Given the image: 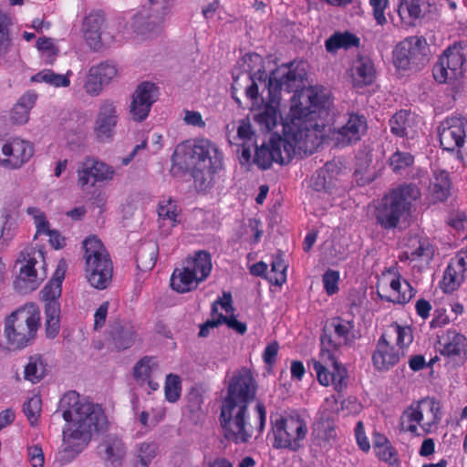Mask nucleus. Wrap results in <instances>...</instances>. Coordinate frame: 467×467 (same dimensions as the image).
<instances>
[{
    "label": "nucleus",
    "mask_w": 467,
    "mask_h": 467,
    "mask_svg": "<svg viewBox=\"0 0 467 467\" xmlns=\"http://www.w3.org/2000/svg\"><path fill=\"white\" fill-rule=\"evenodd\" d=\"M306 105L292 106L290 121L283 123L284 137L272 138L269 143L254 147V162L262 170L273 162L288 163L298 153L312 154L325 140L324 118L330 106V93L323 87H310L304 90Z\"/></svg>",
    "instance_id": "obj_1"
},
{
    "label": "nucleus",
    "mask_w": 467,
    "mask_h": 467,
    "mask_svg": "<svg viewBox=\"0 0 467 467\" xmlns=\"http://www.w3.org/2000/svg\"><path fill=\"white\" fill-rule=\"evenodd\" d=\"M59 411L66 421L63 429L64 453L76 457L90 441L93 432L103 431L109 421L101 405L80 398L74 390L61 398Z\"/></svg>",
    "instance_id": "obj_2"
},
{
    "label": "nucleus",
    "mask_w": 467,
    "mask_h": 467,
    "mask_svg": "<svg viewBox=\"0 0 467 467\" xmlns=\"http://www.w3.org/2000/svg\"><path fill=\"white\" fill-rule=\"evenodd\" d=\"M357 337L352 319L341 317H332L321 336V348L318 358H312L308 363L317 375L320 385L339 392L348 385V370L338 362L337 353L342 347L351 346Z\"/></svg>",
    "instance_id": "obj_3"
},
{
    "label": "nucleus",
    "mask_w": 467,
    "mask_h": 467,
    "mask_svg": "<svg viewBox=\"0 0 467 467\" xmlns=\"http://www.w3.org/2000/svg\"><path fill=\"white\" fill-rule=\"evenodd\" d=\"M171 160L191 170L194 183L200 190L212 186L214 175L223 169V151L206 138L188 140L178 144Z\"/></svg>",
    "instance_id": "obj_4"
},
{
    "label": "nucleus",
    "mask_w": 467,
    "mask_h": 467,
    "mask_svg": "<svg viewBox=\"0 0 467 467\" xmlns=\"http://www.w3.org/2000/svg\"><path fill=\"white\" fill-rule=\"evenodd\" d=\"M303 83V77L285 65L271 73L268 81L269 102L265 103L254 115V120L266 131L272 130L281 122L279 100L281 90L296 92Z\"/></svg>",
    "instance_id": "obj_5"
},
{
    "label": "nucleus",
    "mask_w": 467,
    "mask_h": 467,
    "mask_svg": "<svg viewBox=\"0 0 467 467\" xmlns=\"http://www.w3.org/2000/svg\"><path fill=\"white\" fill-rule=\"evenodd\" d=\"M310 417L306 411L290 410L271 416L272 446L296 452L304 447Z\"/></svg>",
    "instance_id": "obj_6"
},
{
    "label": "nucleus",
    "mask_w": 467,
    "mask_h": 467,
    "mask_svg": "<svg viewBox=\"0 0 467 467\" xmlns=\"http://www.w3.org/2000/svg\"><path fill=\"white\" fill-rule=\"evenodd\" d=\"M413 341L410 327L391 324L377 342L372 355V363L378 371L389 370L405 355V348Z\"/></svg>",
    "instance_id": "obj_7"
},
{
    "label": "nucleus",
    "mask_w": 467,
    "mask_h": 467,
    "mask_svg": "<svg viewBox=\"0 0 467 467\" xmlns=\"http://www.w3.org/2000/svg\"><path fill=\"white\" fill-rule=\"evenodd\" d=\"M40 326V313L34 306H25L5 320L4 337L10 350L25 348L33 343Z\"/></svg>",
    "instance_id": "obj_8"
},
{
    "label": "nucleus",
    "mask_w": 467,
    "mask_h": 467,
    "mask_svg": "<svg viewBox=\"0 0 467 467\" xmlns=\"http://www.w3.org/2000/svg\"><path fill=\"white\" fill-rule=\"evenodd\" d=\"M83 248L87 281L94 288L105 289L111 282L113 274V264L108 250L95 235L83 241Z\"/></svg>",
    "instance_id": "obj_9"
},
{
    "label": "nucleus",
    "mask_w": 467,
    "mask_h": 467,
    "mask_svg": "<svg viewBox=\"0 0 467 467\" xmlns=\"http://www.w3.org/2000/svg\"><path fill=\"white\" fill-rule=\"evenodd\" d=\"M420 197V189L414 184H405L386 195L375 211L377 222L384 229L394 228L409 211L411 202Z\"/></svg>",
    "instance_id": "obj_10"
},
{
    "label": "nucleus",
    "mask_w": 467,
    "mask_h": 467,
    "mask_svg": "<svg viewBox=\"0 0 467 467\" xmlns=\"http://www.w3.org/2000/svg\"><path fill=\"white\" fill-rule=\"evenodd\" d=\"M16 265L19 272L15 286L21 293L36 290L47 277L44 251L40 248L26 247L18 254Z\"/></svg>",
    "instance_id": "obj_11"
},
{
    "label": "nucleus",
    "mask_w": 467,
    "mask_h": 467,
    "mask_svg": "<svg viewBox=\"0 0 467 467\" xmlns=\"http://www.w3.org/2000/svg\"><path fill=\"white\" fill-rule=\"evenodd\" d=\"M439 403L431 398L422 399L410 404L400 418V431L419 436L418 426L424 433L433 431L441 421Z\"/></svg>",
    "instance_id": "obj_12"
},
{
    "label": "nucleus",
    "mask_w": 467,
    "mask_h": 467,
    "mask_svg": "<svg viewBox=\"0 0 467 467\" xmlns=\"http://www.w3.org/2000/svg\"><path fill=\"white\" fill-rule=\"evenodd\" d=\"M247 408L246 405L223 400L220 420L227 440L235 443H244L251 438Z\"/></svg>",
    "instance_id": "obj_13"
},
{
    "label": "nucleus",
    "mask_w": 467,
    "mask_h": 467,
    "mask_svg": "<svg viewBox=\"0 0 467 467\" xmlns=\"http://www.w3.org/2000/svg\"><path fill=\"white\" fill-rule=\"evenodd\" d=\"M464 49L461 44L446 48L433 67V77L440 83L454 82L464 75Z\"/></svg>",
    "instance_id": "obj_14"
},
{
    "label": "nucleus",
    "mask_w": 467,
    "mask_h": 467,
    "mask_svg": "<svg viewBox=\"0 0 467 467\" xmlns=\"http://www.w3.org/2000/svg\"><path fill=\"white\" fill-rule=\"evenodd\" d=\"M427 42L422 36H410L401 41L393 54L394 64L399 69L406 70L419 67L427 60Z\"/></svg>",
    "instance_id": "obj_15"
},
{
    "label": "nucleus",
    "mask_w": 467,
    "mask_h": 467,
    "mask_svg": "<svg viewBox=\"0 0 467 467\" xmlns=\"http://www.w3.org/2000/svg\"><path fill=\"white\" fill-rule=\"evenodd\" d=\"M345 173L340 165L329 161L317 170L310 179V187L313 191L328 195H341L346 187L343 183Z\"/></svg>",
    "instance_id": "obj_16"
},
{
    "label": "nucleus",
    "mask_w": 467,
    "mask_h": 467,
    "mask_svg": "<svg viewBox=\"0 0 467 467\" xmlns=\"http://www.w3.org/2000/svg\"><path fill=\"white\" fill-rule=\"evenodd\" d=\"M467 121L462 116L446 118L438 127V136L441 148L447 151H456L457 158L462 159L461 148L464 146Z\"/></svg>",
    "instance_id": "obj_17"
},
{
    "label": "nucleus",
    "mask_w": 467,
    "mask_h": 467,
    "mask_svg": "<svg viewBox=\"0 0 467 467\" xmlns=\"http://www.w3.org/2000/svg\"><path fill=\"white\" fill-rule=\"evenodd\" d=\"M77 176L78 185L85 189L87 186L94 187L98 182L113 180L115 170L99 159L88 156L78 162Z\"/></svg>",
    "instance_id": "obj_18"
},
{
    "label": "nucleus",
    "mask_w": 467,
    "mask_h": 467,
    "mask_svg": "<svg viewBox=\"0 0 467 467\" xmlns=\"http://www.w3.org/2000/svg\"><path fill=\"white\" fill-rule=\"evenodd\" d=\"M255 393L256 386L253 375L250 370L244 368L231 379L224 400L248 406L255 398Z\"/></svg>",
    "instance_id": "obj_19"
},
{
    "label": "nucleus",
    "mask_w": 467,
    "mask_h": 467,
    "mask_svg": "<svg viewBox=\"0 0 467 467\" xmlns=\"http://www.w3.org/2000/svg\"><path fill=\"white\" fill-rule=\"evenodd\" d=\"M119 118V110L116 102L106 99L100 103L94 126V131L99 140L112 139Z\"/></svg>",
    "instance_id": "obj_20"
},
{
    "label": "nucleus",
    "mask_w": 467,
    "mask_h": 467,
    "mask_svg": "<svg viewBox=\"0 0 467 467\" xmlns=\"http://www.w3.org/2000/svg\"><path fill=\"white\" fill-rule=\"evenodd\" d=\"M158 88L150 82H143L138 86L130 106L131 119L135 121L144 120L150 110L152 104L157 100Z\"/></svg>",
    "instance_id": "obj_21"
},
{
    "label": "nucleus",
    "mask_w": 467,
    "mask_h": 467,
    "mask_svg": "<svg viewBox=\"0 0 467 467\" xmlns=\"http://www.w3.org/2000/svg\"><path fill=\"white\" fill-rule=\"evenodd\" d=\"M34 154L33 145L26 140L14 138L4 141V166L9 169H19L27 162Z\"/></svg>",
    "instance_id": "obj_22"
},
{
    "label": "nucleus",
    "mask_w": 467,
    "mask_h": 467,
    "mask_svg": "<svg viewBox=\"0 0 467 467\" xmlns=\"http://www.w3.org/2000/svg\"><path fill=\"white\" fill-rule=\"evenodd\" d=\"M368 129L367 119L358 114H349L347 122L332 132V140L337 146H346L358 141Z\"/></svg>",
    "instance_id": "obj_23"
},
{
    "label": "nucleus",
    "mask_w": 467,
    "mask_h": 467,
    "mask_svg": "<svg viewBox=\"0 0 467 467\" xmlns=\"http://www.w3.org/2000/svg\"><path fill=\"white\" fill-rule=\"evenodd\" d=\"M438 351L453 361L463 360L467 352L466 337L455 329H450L439 336Z\"/></svg>",
    "instance_id": "obj_24"
},
{
    "label": "nucleus",
    "mask_w": 467,
    "mask_h": 467,
    "mask_svg": "<svg viewBox=\"0 0 467 467\" xmlns=\"http://www.w3.org/2000/svg\"><path fill=\"white\" fill-rule=\"evenodd\" d=\"M434 255V248L430 240L419 235L410 236L404 246V250L399 255L401 262H420L429 264Z\"/></svg>",
    "instance_id": "obj_25"
},
{
    "label": "nucleus",
    "mask_w": 467,
    "mask_h": 467,
    "mask_svg": "<svg viewBox=\"0 0 467 467\" xmlns=\"http://www.w3.org/2000/svg\"><path fill=\"white\" fill-rule=\"evenodd\" d=\"M228 141L231 144L242 148L241 158L245 163H248L252 157V149L256 146L255 133L248 119L239 121L235 135H227Z\"/></svg>",
    "instance_id": "obj_26"
},
{
    "label": "nucleus",
    "mask_w": 467,
    "mask_h": 467,
    "mask_svg": "<svg viewBox=\"0 0 467 467\" xmlns=\"http://www.w3.org/2000/svg\"><path fill=\"white\" fill-rule=\"evenodd\" d=\"M157 213L160 228L166 234L182 222V208L178 202L171 197L159 202Z\"/></svg>",
    "instance_id": "obj_27"
},
{
    "label": "nucleus",
    "mask_w": 467,
    "mask_h": 467,
    "mask_svg": "<svg viewBox=\"0 0 467 467\" xmlns=\"http://www.w3.org/2000/svg\"><path fill=\"white\" fill-rule=\"evenodd\" d=\"M389 126L396 136L413 139L418 134L420 119L407 110H400L389 119Z\"/></svg>",
    "instance_id": "obj_28"
},
{
    "label": "nucleus",
    "mask_w": 467,
    "mask_h": 467,
    "mask_svg": "<svg viewBox=\"0 0 467 467\" xmlns=\"http://www.w3.org/2000/svg\"><path fill=\"white\" fill-rule=\"evenodd\" d=\"M104 16L99 12L90 13L83 21L82 32L87 44L93 49H99L101 46V26Z\"/></svg>",
    "instance_id": "obj_29"
},
{
    "label": "nucleus",
    "mask_w": 467,
    "mask_h": 467,
    "mask_svg": "<svg viewBox=\"0 0 467 467\" xmlns=\"http://www.w3.org/2000/svg\"><path fill=\"white\" fill-rule=\"evenodd\" d=\"M37 99V94L28 90L23 94L10 110V120L16 125H24L29 119L31 109Z\"/></svg>",
    "instance_id": "obj_30"
},
{
    "label": "nucleus",
    "mask_w": 467,
    "mask_h": 467,
    "mask_svg": "<svg viewBox=\"0 0 467 467\" xmlns=\"http://www.w3.org/2000/svg\"><path fill=\"white\" fill-rule=\"evenodd\" d=\"M161 22V18L150 15L147 9H143L133 16L131 26L138 35L150 37L159 31Z\"/></svg>",
    "instance_id": "obj_31"
},
{
    "label": "nucleus",
    "mask_w": 467,
    "mask_h": 467,
    "mask_svg": "<svg viewBox=\"0 0 467 467\" xmlns=\"http://www.w3.org/2000/svg\"><path fill=\"white\" fill-rule=\"evenodd\" d=\"M184 265L200 283L210 275L213 268L211 255L205 251H198L193 256L187 257Z\"/></svg>",
    "instance_id": "obj_32"
},
{
    "label": "nucleus",
    "mask_w": 467,
    "mask_h": 467,
    "mask_svg": "<svg viewBox=\"0 0 467 467\" xmlns=\"http://www.w3.org/2000/svg\"><path fill=\"white\" fill-rule=\"evenodd\" d=\"M67 271V263L65 260H60L57 264L52 279L44 286L41 291V296L45 303L57 301L61 296V285L65 278Z\"/></svg>",
    "instance_id": "obj_33"
},
{
    "label": "nucleus",
    "mask_w": 467,
    "mask_h": 467,
    "mask_svg": "<svg viewBox=\"0 0 467 467\" xmlns=\"http://www.w3.org/2000/svg\"><path fill=\"white\" fill-rule=\"evenodd\" d=\"M415 296V291L409 282L400 279V276H393L389 281V294L385 296L387 301L397 304H405Z\"/></svg>",
    "instance_id": "obj_34"
},
{
    "label": "nucleus",
    "mask_w": 467,
    "mask_h": 467,
    "mask_svg": "<svg viewBox=\"0 0 467 467\" xmlns=\"http://www.w3.org/2000/svg\"><path fill=\"white\" fill-rule=\"evenodd\" d=\"M353 84L357 87L369 85L375 78V68L368 58L360 57L357 59L351 69Z\"/></svg>",
    "instance_id": "obj_35"
},
{
    "label": "nucleus",
    "mask_w": 467,
    "mask_h": 467,
    "mask_svg": "<svg viewBox=\"0 0 467 467\" xmlns=\"http://www.w3.org/2000/svg\"><path fill=\"white\" fill-rule=\"evenodd\" d=\"M200 282L183 265L182 268H176L171 277V286L178 293H187L195 289Z\"/></svg>",
    "instance_id": "obj_36"
},
{
    "label": "nucleus",
    "mask_w": 467,
    "mask_h": 467,
    "mask_svg": "<svg viewBox=\"0 0 467 467\" xmlns=\"http://www.w3.org/2000/svg\"><path fill=\"white\" fill-rule=\"evenodd\" d=\"M451 182L445 170L435 169L430 185V193L435 202H443L450 194Z\"/></svg>",
    "instance_id": "obj_37"
},
{
    "label": "nucleus",
    "mask_w": 467,
    "mask_h": 467,
    "mask_svg": "<svg viewBox=\"0 0 467 467\" xmlns=\"http://www.w3.org/2000/svg\"><path fill=\"white\" fill-rule=\"evenodd\" d=\"M359 38L350 32H337L333 34L325 42L326 49L329 53H336L338 49H348L358 47Z\"/></svg>",
    "instance_id": "obj_38"
},
{
    "label": "nucleus",
    "mask_w": 467,
    "mask_h": 467,
    "mask_svg": "<svg viewBox=\"0 0 467 467\" xmlns=\"http://www.w3.org/2000/svg\"><path fill=\"white\" fill-rule=\"evenodd\" d=\"M71 75V70H67L66 74H57L51 69H43L32 76L31 81L36 83H46L54 88H67L70 85L69 77Z\"/></svg>",
    "instance_id": "obj_39"
},
{
    "label": "nucleus",
    "mask_w": 467,
    "mask_h": 467,
    "mask_svg": "<svg viewBox=\"0 0 467 467\" xmlns=\"http://www.w3.org/2000/svg\"><path fill=\"white\" fill-rule=\"evenodd\" d=\"M47 374V364L39 355L31 356L25 367V379L32 382H39Z\"/></svg>",
    "instance_id": "obj_40"
},
{
    "label": "nucleus",
    "mask_w": 467,
    "mask_h": 467,
    "mask_svg": "<svg viewBox=\"0 0 467 467\" xmlns=\"http://www.w3.org/2000/svg\"><path fill=\"white\" fill-rule=\"evenodd\" d=\"M158 246L154 243L142 244L137 254V265L141 271L151 270L157 260Z\"/></svg>",
    "instance_id": "obj_41"
},
{
    "label": "nucleus",
    "mask_w": 467,
    "mask_h": 467,
    "mask_svg": "<svg viewBox=\"0 0 467 467\" xmlns=\"http://www.w3.org/2000/svg\"><path fill=\"white\" fill-rule=\"evenodd\" d=\"M105 452V458L111 463L121 461L126 454V448L119 438L115 436H108L100 445Z\"/></svg>",
    "instance_id": "obj_42"
},
{
    "label": "nucleus",
    "mask_w": 467,
    "mask_h": 467,
    "mask_svg": "<svg viewBox=\"0 0 467 467\" xmlns=\"http://www.w3.org/2000/svg\"><path fill=\"white\" fill-rule=\"evenodd\" d=\"M158 446L155 442H142L135 450L134 467H149L157 456Z\"/></svg>",
    "instance_id": "obj_43"
},
{
    "label": "nucleus",
    "mask_w": 467,
    "mask_h": 467,
    "mask_svg": "<svg viewBox=\"0 0 467 467\" xmlns=\"http://www.w3.org/2000/svg\"><path fill=\"white\" fill-rule=\"evenodd\" d=\"M465 276L466 275L460 270H456L454 265L449 264L443 275L441 282L442 289L446 293H451L456 290L464 280Z\"/></svg>",
    "instance_id": "obj_44"
},
{
    "label": "nucleus",
    "mask_w": 467,
    "mask_h": 467,
    "mask_svg": "<svg viewBox=\"0 0 467 467\" xmlns=\"http://www.w3.org/2000/svg\"><path fill=\"white\" fill-rule=\"evenodd\" d=\"M111 335L116 347L119 349L129 348L135 341V330L130 325L115 328L112 330Z\"/></svg>",
    "instance_id": "obj_45"
},
{
    "label": "nucleus",
    "mask_w": 467,
    "mask_h": 467,
    "mask_svg": "<svg viewBox=\"0 0 467 467\" xmlns=\"http://www.w3.org/2000/svg\"><path fill=\"white\" fill-rule=\"evenodd\" d=\"M287 265L281 255H275L271 262V271L267 275L270 283L282 285L286 281Z\"/></svg>",
    "instance_id": "obj_46"
},
{
    "label": "nucleus",
    "mask_w": 467,
    "mask_h": 467,
    "mask_svg": "<svg viewBox=\"0 0 467 467\" xmlns=\"http://www.w3.org/2000/svg\"><path fill=\"white\" fill-rule=\"evenodd\" d=\"M399 16L401 19H418L420 17L422 0H399Z\"/></svg>",
    "instance_id": "obj_47"
},
{
    "label": "nucleus",
    "mask_w": 467,
    "mask_h": 467,
    "mask_svg": "<svg viewBox=\"0 0 467 467\" xmlns=\"http://www.w3.org/2000/svg\"><path fill=\"white\" fill-rule=\"evenodd\" d=\"M36 47L41 52L46 64L51 65L54 63L58 54V48L52 38L39 37L36 41Z\"/></svg>",
    "instance_id": "obj_48"
},
{
    "label": "nucleus",
    "mask_w": 467,
    "mask_h": 467,
    "mask_svg": "<svg viewBox=\"0 0 467 467\" xmlns=\"http://www.w3.org/2000/svg\"><path fill=\"white\" fill-rule=\"evenodd\" d=\"M271 77V74L268 76L265 70H261L258 68L257 71L250 76L252 83L245 89L246 97L251 99H257L259 84L263 85L265 88L268 89V81Z\"/></svg>",
    "instance_id": "obj_49"
},
{
    "label": "nucleus",
    "mask_w": 467,
    "mask_h": 467,
    "mask_svg": "<svg viewBox=\"0 0 467 467\" xmlns=\"http://www.w3.org/2000/svg\"><path fill=\"white\" fill-rule=\"evenodd\" d=\"M11 20L9 16L0 12V56H5L8 53L11 47V38L9 33V26Z\"/></svg>",
    "instance_id": "obj_50"
},
{
    "label": "nucleus",
    "mask_w": 467,
    "mask_h": 467,
    "mask_svg": "<svg viewBox=\"0 0 467 467\" xmlns=\"http://www.w3.org/2000/svg\"><path fill=\"white\" fill-rule=\"evenodd\" d=\"M156 367L157 364L152 358L145 357L135 365L133 369L134 377L142 381L147 380Z\"/></svg>",
    "instance_id": "obj_51"
},
{
    "label": "nucleus",
    "mask_w": 467,
    "mask_h": 467,
    "mask_svg": "<svg viewBox=\"0 0 467 467\" xmlns=\"http://www.w3.org/2000/svg\"><path fill=\"white\" fill-rule=\"evenodd\" d=\"M181 379L179 376L169 374L166 378L164 392L165 398L169 402H175L181 396Z\"/></svg>",
    "instance_id": "obj_52"
},
{
    "label": "nucleus",
    "mask_w": 467,
    "mask_h": 467,
    "mask_svg": "<svg viewBox=\"0 0 467 467\" xmlns=\"http://www.w3.org/2000/svg\"><path fill=\"white\" fill-rule=\"evenodd\" d=\"M36 225V234H42L49 232V223L47 219L46 213L37 207L30 206L26 211Z\"/></svg>",
    "instance_id": "obj_53"
},
{
    "label": "nucleus",
    "mask_w": 467,
    "mask_h": 467,
    "mask_svg": "<svg viewBox=\"0 0 467 467\" xmlns=\"http://www.w3.org/2000/svg\"><path fill=\"white\" fill-rule=\"evenodd\" d=\"M90 69L105 85H108L118 74L116 66L108 62L93 66Z\"/></svg>",
    "instance_id": "obj_54"
},
{
    "label": "nucleus",
    "mask_w": 467,
    "mask_h": 467,
    "mask_svg": "<svg viewBox=\"0 0 467 467\" xmlns=\"http://www.w3.org/2000/svg\"><path fill=\"white\" fill-rule=\"evenodd\" d=\"M23 410L30 424L34 426L38 420L41 412V399L39 396L34 395L29 398L24 404Z\"/></svg>",
    "instance_id": "obj_55"
},
{
    "label": "nucleus",
    "mask_w": 467,
    "mask_h": 467,
    "mask_svg": "<svg viewBox=\"0 0 467 467\" xmlns=\"http://www.w3.org/2000/svg\"><path fill=\"white\" fill-rule=\"evenodd\" d=\"M383 443H376V454L377 456L389 464H393L398 462L397 451L390 445L389 441L386 438H381Z\"/></svg>",
    "instance_id": "obj_56"
},
{
    "label": "nucleus",
    "mask_w": 467,
    "mask_h": 467,
    "mask_svg": "<svg viewBox=\"0 0 467 467\" xmlns=\"http://www.w3.org/2000/svg\"><path fill=\"white\" fill-rule=\"evenodd\" d=\"M104 85L105 84H103L89 68L83 82V89L85 92L91 97H97L101 93Z\"/></svg>",
    "instance_id": "obj_57"
},
{
    "label": "nucleus",
    "mask_w": 467,
    "mask_h": 467,
    "mask_svg": "<svg viewBox=\"0 0 467 467\" xmlns=\"http://www.w3.org/2000/svg\"><path fill=\"white\" fill-rule=\"evenodd\" d=\"M413 163V156L409 152L397 150L389 158V165L394 171H400Z\"/></svg>",
    "instance_id": "obj_58"
},
{
    "label": "nucleus",
    "mask_w": 467,
    "mask_h": 467,
    "mask_svg": "<svg viewBox=\"0 0 467 467\" xmlns=\"http://www.w3.org/2000/svg\"><path fill=\"white\" fill-rule=\"evenodd\" d=\"M339 273L335 270H327L323 275V284L327 295L332 296L338 291Z\"/></svg>",
    "instance_id": "obj_59"
},
{
    "label": "nucleus",
    "mask_w": 467,
    "mask_h": 467,
    "mask_svg": "<svg viewBox=\"0 0 467 467\" xmlns=\"http://www.w3.org/2000/svg\"><path fill=\"white\" fill-rule=\"evenodd\" d=\"M16 233V223L10 220V216H6L1 229L0 244L7 245V244L15 237Z\"/></svg>",
    "instance_id": "obj_60"
},
{
    "label": "nucleus",
    "mask_w": 467,
    "mask_h": 467,
    "mask_svg": "<svg viewBox=\"0 0 467 467\" xmlns=\"http://www.w3.org/2000/svg\"><path fill=\"white\" fill-rule=\"evenodd\" d=\"M369 5L373 9V16L379 25H384L387 22L385 10L389 5V0H369Z\"/></svg>",
    "instance_id": "obj_61"
},
{
    "label": "nucleus",
    "mask_w": 467,
    "mask_h": 467,
    "mask_svg": "<svg viewBox=\"0 0 467 467\" xmlns=\"http://www.w3.org/2000/svg\"><path fill=\"white\" fill-rule=\"evenodd\" d=\"M219 315V321L221 324H226L228 327L235 330L239 334H244L246 331V325L243 322H240L236 319V317L233 314L228 316H224L223 314Z\"/></svg>",
    "instance_id": "obj_62"
},
{
    "label": "nucleus",
    "mask_w": 467,
    "mask_h": 467,
    "mask_svg": "<svg viewBox=\"0 0 467 467\" xmlns=\"http://www.w3.org/2000/svg\"><path fill=\"white\" fill-rule=\"evenodd\" d=\"M28 459L32 467H43L45 457L43 450L39 445L28 447Z\"/></svg>",
    "instance_id": "obj_63"
},
{
    "label": "nucleus",
    "mask_w": 467,
    "mask_h": 467,
    "mask_svg": "<svg viewBox=\"0 0 467 467\" xmlns=\"http://www.w3.org/2000/svg\"><path fill=\"white\" fill-rule=\"evenodd\" d=\"M450 264L467 275V248L460 250Z\"/></svg>",
    "instance_id": "obj_64"
}]
</instances>
